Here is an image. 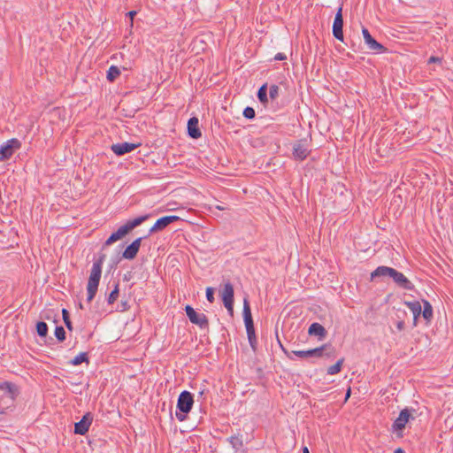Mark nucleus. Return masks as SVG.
<instances>
[{"label": "nucleus", "mask_w": 453, "mask_h": 453, "mask_svg": "<svg viewBox=\"0 0 453 453\" xmlns=\"http://www.w3.org/2000/svg\"><path fill=\"white\" fill-rule=\"evenodd\" d=\"M389 277L401 288L405 290H413L414 285L402 273L395 268L380 265L378 266L372 273L371 278Z\"/></svg>", "instance_id": "obj_1"}, {"label": "nucleus", "mask_w": 453, "mask_h": 453, "mask_svg": "<svg viewBox=\"0 0 453 453\" xmlns=\"http://www.w3.org/2000/svg\"><path fill=\"white\" fill-rule=\"evenodd\" d=\"M105 256L102 255L96 260L90 271L87 284V302L90 303L96 296L102 275V267Z\"/></svg>", "instance_id": "obj_2"}, {"label": "nucleus", "mask_w": 453, "mask_h": 453, "mask_svg": "<svg viewBox=\"0 0 453 453\" xmlns=\"http://www.w3.org/2000/svg\"><path fill=\"white\" fill-rule=\"evenodd\" d=\"M150 218L149 214L142 215L134 219L128 220L125 225L121 226L116 232L112 233L105 241L104 246H110L115 242L125 237L129 232L136 226L142 225Z\"/></svg>", "instance_id": "obj_3"}, {"label": "nucleus", "mask_w": 453, "mask_h": 453, "mask_svg": "<svg viewBox=\"0 0 453 453\" xmlns=\"http://www.w3.org/2000/svg\"><path fill=\"white\" fill-rule=\"evenodd\" d=\"M194 404V396L193 395L187 390L182 391L177 401V408L180 411L179 412H176V418L180 421H184L186 418V414H188Z\"/></svg>", "instance_id": "obj_4"}, {"label": "nucleus", "mask_w": 453, "mask_h": 453, "mask_svg": "<svg viewBox=\"0 0 453 453\" xmlns=\"http://www.w3.org/2000/svg\"><path fill=\"white\" fill-rule=\"evenodd\" d=\"M243 319L249 342H255L256 334L250 303L247 298L243 300Z\"/></svg>", "instance_id": "obj_5"}, {"label": "nucleus", "mask_w": 453, "mask_h": 453, "mask_svg": "<svg viewBox=\"0 0 453 453\" xmlns=\"http://www.w3.org/2000/svg\"><path fill=\"white\" fill-rule=\"evenodd\" d=\"M20 146L21 143L18 139L12 138L8 140L4 144L0 146V161L10 159Z\"/></svg>", "instance_id": "obj_6"}, {"label": "nucleus", "mask_w": 453, "mask_h": 453, "mask_svg": "<svg viewBox=\"0 0 453 453\" xmlns=\"http://www.w3.org/2000/svg\"><path fill=\"white\" fill-rule=\"evenodd\" d=\"M185 311L191 323L197 325L200 328L209 326V321L204 313L196 312L190 305H186Z\"/></svg>", "instance_id": "obj_7"}, {"label": "nucleus", "mask_w": 453, "mask_h": 453, "mask_svg": "<svg viewBox=\"0 0 453 453\" xmlns=\"http://www.w3.org/2000/svg\"><path fill=\"white\" fill-rule=\"evenodd\" d=\"M234 287L231 282H226L221 292V297L225 307L231 315L234 313Z\"/></svg>", "instance_id": "obj_8"}, {"label": "nucleus", "mask_w": 453, "mask_h": 453, "mask_svg": "<svg viewBox=\"0 0 453 453\" xmlns=\"http://www.w3.org/2000/svg\"><path fill=\"white\" fill-rule=\"evenodd\" d=\"M311 150L305 140L296 141L293 144V157L296 160L303 161L310 155Z\"/></svg>", "instance_id": "obj_9"}, {"label": "nucleus", "mask_w": 453, "mask_h": 453, "mask_svg": "<svg viewBox=\"0 0 453 453\" xmlns=\"http://www.w3.org/2000/svg\"><path fill=\"white\" fill-rule=\"evenodd\" d=\"M311 357H326L334 358L336 356V350L331 344H324L319 348L310 349Z\"/></svg>", "instance_id": "obj_10"}, {"label": "nucleus", "mask_w": 453, "mask_h": 453, "mask_svg": "<svg viewBox=\"0 0 453 453\" xmlns=\"http://www.w3.org/2000/svg\"><path fill=\"white\" fill-rule=\"evenodd\" d=\"M343 18H342V7H339L334 20L333 23V35L339 41L343 42Z\"/></svg>", "instance_id": "obj_11"}, {"label": "nucleus", "mask_w": 453, "mask_h": 453, "mask_svg": "<svg viewBox=\"0 0 453 453\" xmlns=\"http://www.w3.org/2000/svg\"><path fill=\"white\" fill-rule=\"evenodd\" d=\"M93 421V415L90 412H87L82 418L75 423L74 433L76 434L84 435L89 429Z\"/></svg>", "instance_id": "obj_12"}, {"label": "nucleus", "mask_w": 453, "mask_h": 453, "mask_svg": "<svg viewBox=\"0 0 453 453\" xmlns=\"http://www.w3.org/2000/svg\"><path fill=\"white\" fill-rule=\"evenodd\" d=\"M180 219V217L175 215L171 216H165L160 219H158L154 226L150 229V234L156 233L158 231L164 230L166 226H168L170 224L178 221Z\"/></svg>", "instance_id": "obj_13"}, {"label": "nucleus", "mask_w": 453, "mask_h": 453, "mask_svg": "<svg viewBox=\"0 0 453 453\" xmlns=\"http://www.w3.org/2000/svg\"><path fill=\"white\" fill-rule=\"evenodd\" d=\"M142 241V237H139L129 244L123 251L122 257L128 260L134 259L140 250Z\"/></svg>", "instance_id": "obj_14"}, {"label": "nucleus", "mask_w": 453, "mask_h": 453, "mask_svg": "<svg viewBox=\"0 0 453 453\" xmlns=\"http://www.w3.org/2000/svg\"><path fill=\"white\" fill-rule=\"evenodd\" d=\"M411 418V413L408 409H403L400 411L398 418L394 421L392 428L395 432H400L404 429L407 422Z\"/></svg>", "instance_id": "obj_15"}, {"label": "nucleus", "mask_w": 453, "mask_h": 453, "mask_svg": "<svg viewBox=\"0 0 453 453\" xmlns=\"http://www.w3.org/2000/svg\"><path fill=\"white\" fill-rule=\"evenodd\" d=\"M362 34H363V36H364V40H365V44L367 45L368 49L370 50H373V51H381L383 50H385L384 46L382 44H380V42H378L372 35L371 34L369 33L368 29L366 28H363L362 29Z\"/></svg>", "instance_id": "obj_16"}, {"label": "nucleus", "mask_w": 453, "mask_h": 453, "mask_svg": "<svg viewBox=\"0 0 453 453\" xmlns=\"http://www.w3.org/2000/svg\"><path fill=\"white\" fill-rule=\"evenodd\" d=\"M139 144L131 143V142H120L111 145V150L117 155V156H123L127 153H129L133 150H134Z\"/></svg>", "instance_id": "obj_17"}, {"label": "nucleus", "mask_w": 453, "mask_h": 453, "mask_svg": "<svg viewBox=\"0 0 453 453\" xmlns=\"http://www.w3.org/2000/svg\"><path fill=\"white\" fill-rule=\"evenodd\" d=\"M198 123L199 121L196 117H192L188 121V134L193 139H198L202 136Z\"/></svg>", "instance_id": "obj_18"}, {"label": "nucleus", "mask_w": 453, "mask_h": 453, "mask_svg": "<svg viewBox=\"0 0 453 453\" xmlns=\"http://www.w3.org/2000/svg\"><path fill=\"white\" fill-rule=\"evenodd\" d=\"M308 334L310 335L318 336L319 340H323L326 336L327 332L322 325L314 322L309 326Z\"/></svg>", "instance_id": "obj_19"}, {"label": "nucleus", "mask_w": 453, "mask_h": 453, "mask_svg": "<svg viewBox=\"0 0 453 453\" xmlns=\"http://www.w3.org/2000/svg\"><path fill=\"white\" fill-rule=\"evenodd\" d=\"M404 304L410 309L413 314L414 326L417 324L418 317L421 315V304L418 301L404 302Z\"/></svg>", "instance_id": "obj_20"}, {"label": "nucleus", "mask_w": 453, "mask_h": 453, "mask_svg": "<svg viewBox=\"0 0 453 453\" xmlns=\"http://www.w3.org/2000/svg\"><path fill=\"white\" fill-rule=\"evenodd\" d=\"M280 346H281V349L284 351V353L291 360L294 359L293 355H295L302 359H307V358L311 357L310 349H308V350H293L291 352H288L282 345H280Z\"/></svg>", "instance_id": "obj_21"}, {"label": "nucleus", "mask_w": 453, "mask_h": 453, "mask_svg": "<svg viewBox=\"0 0 453 453\" xmlns=\"http://www.w3.org/2000/svg\"><path fill=\"white\" fill-rule=\"evenodd\" d=\"M0 388L5 390L8 393V396L12 400L19 394L17 386L12 382H4L3 384L0 385Z\"/></svg>", "instance_id": "obj_22"}, {"label": "nucleus", "mask_w": 453, "mask_h": 453, "mask_svg": "<svg viewBox=\"0 0 453 453\" xmlns=\"http://www.w3.org/2000/svg\"><path fill=\"white\" fill-rule=\"evenodd\" d=\"M229 443L235 451L240 450L243 447V439L242 434H235L227 439Z\"/></svg>", "instance_id": "obj_23"}, {"label": "nucleus", "mask_w": 453, "mask_h": 453, "mask_svg": "<svg viewBox=\"0 0 453 453\" xmlns=\"http://www.w3.org/2000/svg\"><path fill=\"white\" fill-rule=\"evenodd\" d=\"M423 304L424 308L423 310L421 309V314L426 321H430L433 318V307L431 303L426 300H423Z\"/></svg>", "instance_id": "obj_24"}, {"label": "nucleus", "mask_w": 453, "mask_h": 453, "mask_svg": "<svg viewBox=\"0 0 453 453\" xmlns=\"http://www.w3.org/2000/svg\"><path fill=\"white\" fill-rule=\"evenodd\" d=\"M119 296V282L114 281V288L107 297L108 304H113Z\"/></svg>", "instance_id": "obj_25"}, {"label": "nucleus", "mask_w": 453, "mask_h": 453, "mask_svg": "<svg viewBox=\"0 0 453 453\" xmlns=\"http://www.w3.org/2000/svg\"><path fill=\"white\" fill-rule=\"evenodd\" d=\"M83 362H86L87 364H88V354L86 352L80 353L74 358L67 361L66 364L72 365H79Z\"/></svg>", "instance_id": "obj_26"}, {"label": "nucleus", "mask_w": 453, "mask_h": 453, "mask_svg": "<svg viewBox=\"0 0 453 453\" xmlns=\"http://www.w3.org/2000/svg\"><path fill=\"white\" fill-rule=\"evenodd\" d=\"M120 75V70L116 65H111L107 71V80L109 81H114Z\"/></svg>", "instance_id": "obj_27"}, {"label": "nucleus", "mask_w": 453, "mask_h": 453, "mask_svg": "<svg viewBox=\"0 0 453 453\" xmlns=\"http://www.w3.org/2000/svg\"><path fill=\"white\" fill-rule=\"evenodd\" d=\"M257 98L259 102L263 104H265L268 103V97H267V84H263L258 91H257Z\"/></svg>", "instance_id": "obj_28"}, {"label": "nucleus", "mask_w": 453, "mask_h": 453, "mask_svg": "<svg viewBox=\"0 0 453 453\" xmlns=\"http://www.w3.org/2000/svg\"><path fill=\"white\" fill-rule=\"evenodd\" d=\"M343 361H344V359L342 358V359L338 360L334 365L329 366L326 371L327 374L334 375V374H337L338 372H340L342 370Z\"/></svg>", "instance_id": "obj_29"}, {"label": "nucleus", "mask_w": 453, "mask_h": 453, "mask_svg": "<svg viewBox=\"0 0 453 453\" xmlns=\"http://www.w3.org/2000/svg\"><path fill=\"white\" fill-rule=\"evenodd\" d=\"M36 331H37L38 335H40L42 337L46 336V334L48 333L47 324L43 321H39L36 325Z\"/></svg>", "instance_id": "obj_30"}, {"label": "nucleus", "mask_w": 453, "mask_h": 453, "mask_svg": "<svg viewBox=\"0 0 453 453\" xmlns=\"http://www.w3.org/2000/svg\"><path fill=\"white\" fill-rule=\"evenodd\" d=\"M62 317H63V320H64L65 325L67 327V329L72 331L73 325H72V322H71V319L69 317V312L66 309H62Z\"/></svg>", "instance_id": "obj_31"}, {"label": "nucleus", "mask_w": 453, "mask_h": 453, "mask_svg": "<svg viewBox=\"0 0 453 453\" xmlns=\"http://www.w3.org/2000/svg\"><path fill=\"white\" fill-rule=\"evenodd\" d=\"M279 96V87L275 84H273L269 88V96L272 100H274Z\"/></svg>", "instance_id": "obj_32"}, {"label": "nucleus", "mask_w": 453, "mask_h": 453, "mask_svg": "<svg viewBox=\"0 0 453 453\" xmlns=\"http://www.w3.org/2000/svg\"><path fill=\"white\" fill-rule=\"evenodd\" d=\"M243 116L248 119H253L256 116L255 110L252 107L247 106L243 110Z\"/></svg>", "instance_id": "obj_33"}, {"label": "nucleus", "mask_w": 453, "mask_h": 453, "mask_svg": "<svg viewBox=\"0 0 453 453\" xmlns=\"http://www.w3.org/2000/svg\"><path fill=\"white\" fill-rule=\"evenodd\" d=\"M206 298L210 303L214 301V289L211 287L206 288Z\"/></svg>", "instance_id": "obj_34"}, {"label": "nucleus", "mask_w": 453, "mask_h": 453, "mask_svg": "<svg viewBox=\"0 0 453 453\" xmlns=\"http://www.w3.org/2000/svg\"><path fill=\"white\" fill-rule=\"evenodd\" d=\"M129 308H130V306L128 304V302L127 300L126 301L122 300L120 302V304L118 306L117 311L123 312V311H127Z\"/></svg>", "instance_id": "obj_35"}, {"label": "nucleus", "mask_w": 453, "mask_h": 453, "mask_svg": "<svg viewBox=\"0 0 453 453\" xmlns=\"http://www.w3.org/2000/svg\"><path fill=\"white\" fill-rule=\"evenodd\" d=\"M65 340V331L62 326H58V342Z\"/></svg>", "instance_id": "obj_36"}, {"label": "nucleus", "mask_w": 453, "mask_h": 453, "mask_svg": "<svg viewBox=\"0 0 453 453\" xmlns=\"http://www.w3.org/2000/svg\"><path fill=\"white\" fill-rule=\"evenodd\" d=\"M441 58H439V57H434V56H432L429 58L428 59V64H433V63H441Z\"/></svg>", "instance_id": "obj_37"}, {"label": "nucleus", "mask_w": 453, "mask_h": 453, "mask_svg": "<svg viewBox=\"0 0 453 453\" xmlns=\"http://www.w3.org/2000/svg\"><path fill=\"white\" fill-rule=\"evenodd\" d=\"M395 326H396L398 331H403L404 329V326H405L404 321L403 320H398L395 323Z\"/></svg>", "instance_id": "obj_38"}, {"label": "nucleus", "mask_w": 453, "mask_h": 453, "mask_svg": "<svg viewBox=\"0 0 453 453\" xmlns=\"http://www.w3.org/2000/svg\"><path fill=\"white\" fill-rule=\"evenodd\" d=\"M274 59L279 61L285 60L287 59V56L284 53L280 52L275 55Z\"/></svg>", "instance_id": "obj_39"}, {"label": "nucleus", "mask_w": 453, "mask_h": 453, "mask_svg": "<svg viewBox=\"0 0 453 453\" xmlns=\"http://www.w3.org/2000/svg\"><path fill=\"white\" fill-rule=\"evenodd\" d=\"M250 342V345L251 347V349L256 351L257 349V338L255 339V342L251 341V342Z\"/></svg>", "instance_id": "obj_40"}, {"label": "nucleus", "mask_w": 453, "mask_h": 453, "mask_svg": "<svg viewBox=\"0 0 453 453\" xmlns=\"http://www.w3.org/2000/svg\"><path fill=\"white\" fill-rule=\"evenodd\" d=\"M394 453H405L403 449H402L401 448H398L395 450Z\"/></svg>", "instance_id": "obj_41"}, {"label": "nucleus", "mask_w": 453, "mask_h": 453, "mask_svg": "<svg viewBox=\"0 0 453 453\" xmlns=\"http://www.w3.org/2000/svg\"><path fill=\"white\" fill-rule=\"evenodd\" d=\"M135 13H136V12H135L134 11H131V12H128V15H129L131 18H133V17L135 15Z\"/></svg>", "instance_id": "obj_42"}, {"label": "nucleus", "mask_w": 453, "mask_h": 453, "mask_svg": "<svg viewBox=\"0 0 453 453\" xmlns=\"http://www.w3.org/2000/svg\"><path fill=\"white\" fill-rule=\"evenodd\" d=\"M350 395V388L348 389L347 393H346V399H348Z\"/></svg>", "instance_id": "obj_43"}, {"label": "nucleus", "mask_w": 453, "mask_h": 453, "mask_svg": "<svg viewBox=\"0 0 453 453\" xmlns=\"http://www.w3.org/2000/svg\"><path fill=\"white\" fill-rule=\"evenodd\" d=\"M303 453H310L307 447H304L303 449Z\"/></svg>", "instance_id": "obj_44"}, {"label": "nucleus", "mask_w": 453, "mask_h": 453, "mask_svg": "<svg viewBox=\"0 0 453 453\" xmlns=\"http://www.w3.org/2000/svg\"><path fill=\"white\" fill-rule=\"evenodd\" d=\"M53 322H54L55 324L57 323L56 315L53 317Z\"/></svg>", "instance_id": "obj_45"}, {"label": "nucleus", "mask_w": 453, "mask_h": 453, "mask_svg": "<svg viewBox=\"0 0 453 453\" xmlns=\"http://www.w3.org/2000/svg\"><path fill=\"white\" fill-rule=\"evenodd\" d=\"M54 334L57 336V326H55V329H54Z\"/></svg>", "instance_id": "obj_46"}]
</instances>
